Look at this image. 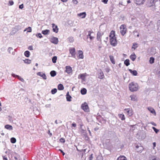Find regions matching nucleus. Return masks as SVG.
I'll return each instance as SVG.
<instances>
[{
	"instance_id": "0e129e2a",
	"label": "nucleus",
	"mask_w": 160,
	"mask_h": 160,
	"mask_svg": "<svg viewBox=\"0 0 160 160\" xmlns=\"http://www.w3.org/2000/svg\"><path fill=\"white\" fill-rule=\"evenodd\" d=\"M59 151H60L62 153L63 156H64L65 154V153L62 150L60 149L59 150Z\"/></svg>"
},
{
	"instance_id": "3c124183",
	"label": "nucleus",
	"mask_w": 160,
	"mask_h": 160,
	"mask_svg": "<svg viewBox=\"0 0 160 160\" xmlns=\"http://www.w3.org/2000/svg\"><path fill=\"white\" fill-rule=\"evenodd\" d=\"M26 29L28 30L27 31L28 32H32V28L31 27H28V28Z\"/></svg>"
},
{
	"instance_id": "864d4df0",
	"label": "nucleus",
	"mask_w": 160,
	"mask_h": 160,
	"mask_svg": "<svg viewBox=\"0 0 160 160\" xmlns=\"http://www.w3.org/2000/svg\"><path fill=\"white\" fill-rule=\"evenodd\" d=\"M93 154H92L89 157V160H92L93 158Z\"/></svg>"
},
{
	"instance_id": "8fccbe9b",
	"label": "nucleus",
	"mask_w": 160,
	"mask_h": 160,
	"mask_svg": "<svg viewBox=\"0 0 160 160\" xmlns=\"http://www.w3.org/2000/svg\"><path fill=\"white\" fill-rule=\"evenodd\" d=\"M14 4V2H13L11 0V1H9V5H11V6H12V5Z\"/></svg>"
},
{
	"instance_id": "a211bd4d",
	"label": "nucleus",
	"mask_w": 160,
	"mask_h": 160,
	"mask_svg": "<svg viewBox=\"0 0 160 160\" xmlns=\"http://www.w3.org/2000/svg\"><path fill=\"white\" fill-rule=\"evenodd\" d=\"M98 77L100 79H102L104 77V75L102 72L101 71L99 72L98 75Z\"/></svg>"
},
{
	"instance_id": "13d9d810",
	"label": "nucleus",
	"mask_w": 160,
	"mask_h": 160,
	"mask_svg": "<svg viewBox=\"0 0 160 160\" xmlns=\"http://www.w3.org/2000/svg\"><path fill=\"white\" fill-rule=\"evenodd\" d=\"M73 3L75 4H77L78 3V2L77 0H72Z\"/></svg>"
},
{
	"instance_id": "c9c22d12",
	"label": "nucleus",
	"mask_w": 160,
	"mask_h": 160,
	"mask_svg": "<svg viewBox=\"0 0 160 160\" xmlns=\"http://www.w3.org/2000/svg\"><path fill=\"white\" fill-rule=\"evenodd\" d=\"M24 63L27 64H30L31 62V60L28 59H26L25 60H23Z\"/></svg>"
},
{
	"instance_id": "39448f33",
	"label": "nucleus",
	"mask_w": 160,
	"mask_h": 160,
	"mask_svg": "<svg viewBox=\"0 0 160 160\" xmlns=\"http://www.w3.org/2000/svg\"><path fill=\"white\" fill-rule=\"evenodd\" d=\"M155 4V0H148L147 5L148 7H151Z\"/></svg>"
},
{
	"instance_id": "4be33fe9",
	"label": "nucleus",
	"mask_w": 160,
	"mask_h": 160,
	"mask_svg": "<svg viewBox=\"0 0 160 160\" xmlns=\"http://www.w3.org/2000/svg\"><path fill=\"white\" fill-rule=\"evenodd\" d=\"M129 71L134 76H136L138 74L137 72L135 70H132L131 69H129Z\"/></svg>"
},
{
	"instance_id": "338daca9",
	"label": "nucleus",
	"mask_w": 160,
	"mask_h": 160,
	"mask_svg": "<svg viewBox=\"0 0 160 160\" xmlns=\"http://www.w3.org/2000/svg\"><path fill=\"white\" fill-rule=\"evenodd\" d=\"M3 160H8V159L5 156H3Z\"/></svg>"
},
{
	"instance_id": "2eb2a0df",
	"label": "nucleus",
	"mask_w": 160,
	"mask_h": 160,
	"mask_svg": "<svg viewBox=\"0 0 160 160\" xmlns=\"http://www.w3.org/2000/svg\"><path fill=\"white\" fill-rule=\"evenodd\" d=\"M115 31L113 30L112 31L109 35L110 39L111 38H115Z\"/></svg>"
},
{
	"instance_id": "f8f14e48",
	"label": "nucleus",
	"mask_w": 160,
	"mask_h": 160,
	"mask_svg": "<svg viewBox=\"0 0 160 160\" xmlns=\"http://www.w3.org/2000/svg\"><path fill=\"white\" fill-rule=\"evenodd\" d=\"M134 2L137 4H141L145 2V0H134Z\"/></svg>"
},
{
	"instance_id": "69168bd1",
	"label": "nucleus",
	"mask_w": 160,
	"mask_h": 160,
	"mask_svg": "<svg viewBox=\"0 0 160 160\" xmlns=\"http://www.w3.org/2000/svg\"><path fill=\"white\" fill-rule=\"evenodd\" d=\"M151 123L152 125H153L154 126H156V123H155L154 122H151Z\"/></svg>"
},
{
	"instance_id": "4d7b16f0",
	"label": "nucleus",
	"mask_w": 160,
	"mask_h": 160,
	"mask_svg": "<svg viewBox=\"0 0 160 160\" xmlns=\"http://www.w3.org/2000/svg\"><path fill=\"white\" fill-rule=\"evenodd\" d=\"M19 8L20 9H22L23 8V4H22L20 5L19 6Z\"/></svg>"
},
{
	"instance_id": "37998d69",
	"label": "nucleus",
	"mask_w": 160,
	"mask_h": 160,
	"mask_svg": "<svg viewBox=\"0 0 160 160\" xmlns=\"http://www.w3.org/2000/svg\"><path fill=\"white\" fill-rule=\"evenodd\" d=\"M72 98L71 96L70 95H68L67 97L66 98L67 100L68 101H71V98Z\"/></svg>"
},
{
	"instance_id": "e433bc0d",
	"label": "nucleus",
	"mask_w": 160,
	"mask_h": 160,
	"mask_svg": "<svg viewBox=\"0 0 160 160\" xmlns=\"http://www.w3.org/2000/svg\"><path fill=\"white\" fill-rule=\"evenodd\" d=\"M149 61L150 63L151 64L153 63L154 61V58L152 57L150 58Z\"/></svg>"
},
{
	"instance_id": "4468645a",
	"label": "nucleus",
	"mask_w": 160,
	"mask_h": 160,
	"mask_svg": "<svg viewBox=\"0 0 160 160\" xmlns=\"http://www.w3.org/2000/svg\"><path fill=\"white\" fill-rule=\"evenodd\" d=\"M37 75L42 77L44 80L47 79V77L45 73H43L41 72H38L37 73Z\"/></svg>"
},
{
	"instance_id": "9d476101",
	"label": "nucleus",
	"mask_w": 160,
	"mask_h": 160,
	"mask_svg": "<svg viewBox=\"0 0 160 160\" xmlns=\"http://www.w3.org/2000/svg\"><path fill=\"white\" fill-rule=\"evenodd\" d=\"M52 25L53 32L57 33L58 32V26L56 25L54 23H52Z\"/></svg>"
},
{
	"instance_id": "393cba45",
	"label": "nucleus",
	"mask_w": 160,
	"mask_h": 160,
	"mask_svg": "<svg viewBox=\"0 0 160 160\" xmlns=\"http://www.w3.org/2000/svg\"><path fill=\"white\" fill-rule=\"evenodd\" d=\"M117 160H127L126 158L123 156H119Z\"/></svg>"
},
{
	"instance_id": "f704fd0d",
	"label": "nucleus",
	"mask_w": 160,
	"mask_h": 160,
	"mask_svg": "<svg viewBox=\"0 0 160 160\" xmlns=\"http://www.w3.org/2000/svg\"><path fill=\"white\" fill-rule=\"evenodd\" d=\"M57 56H54L53 57L52 59V61L53 63H55L56 62V60H57Z\"/></svg>"
},
{
	"instance_id": "f3484780",
	"label": "nucleus",
	"mask_w": 160,
	"mask_h": 160,
	"mask_svg": "<svg viewBox=\"0 0 160 160\" xmlns=\"http://www.w3.org/2000/svg\"><path fill=\"white\" fill-rule=\"evenodd\" d=\"M12 76H13V77H16L18 78V79H19L22 82H24V79L22 78L21 77H20L18 75H16L15 74H12Z\"/></svg>"
},
{
	"instance_id": "b1692460",
	"label": "nucleus",
	"mask_w": 160,
	"mask_h": 160,
	"mask_svg": "<svg viewBox=\"0 0 160 160\" xmlns=\"http://www.w3.org/2000/svg\"><path fill=\"white\" fill-rule=\"evenodd\" d=\"M136 58V55L134 53V54H131L130 56V59L132 61H134Z\"/></svg>"
},
{
	"instance_id": "473e14b6",
	"label": "nucleus",
	"mask_w": 160,
	"mask_h": 160,
	"mask_svg": "<svg viewBox=\"0 0 160 160\" xmlns=\"http://www.w3.org/2000/svg\"><path fill=\"white\" fill-rule=\"evenodd\" d=\"M68 39L69 42H72L74 41V38L72 37H69L68 38Z\"/></svg>"
},
{
	"instance_id": "cd10ccee",
	"label": "nucleus",
	"mask_w": 160,
	"mask_h": 160,
	"mask_svg": "<svg viewBox=\"0 0 160 160\" xmlns=\"http://www.w3.org/2000/svg\"><path fill=\"white\" fill-rule=\"evenodd\" d=\"M81 93L82 95H85L87 93V90L85 88H83L81 90Z\"/></svg>"
},
{
	"instance_id": "5fc2aeb1",
	"label": "nucleus",
	"mask_w": 160,
	"mask_h": 160,
	"mask_svg": "<svg viewBox=\"0 0 160 160\" xmlns=\"http://www.w3.org/2000/svg\"><path fill=\"white\" fill-rule=\"evenodd\" d=\"M28 49L30 50H32L33 49V47L32 46H29L28 47Z\"/></svg>"
},
{
	"instance_id": "aec40b11",
	"label": "nucleus",
	"mask_w": 160,
	"mask_h": 160,
	"mask_svg": "<svg viewBox=\"0 0 160 160\" xmlns=\"http://www.w3.org/2000/svg\"><path fill=\"white\" fill-rule=\"evenodd\" d=\"M78 15L79 17H81L82 18H84L86 16V14L84 12L78 14Z\"/></svg>"
},
{
	"instance_id": "423d86ee",
	"label": "nucleus",
	"mask_w": 160,
	"mask_h": 160,
	"mask_svg": "<svg viewBox=\"0 0 160 160\" xmlns=\"http://www.w3.org/2000/svg\"><path fill=\"white\" fill-rule=\"evenodd\" d=\"M50 41L52 43L55 44H58V38L54 37L51 38Z\"/></svg>"
},
{
	"instance_id": "49530a36",
	"label": "nucleus",
	"mask_w": 160,
	"mask_h": 160,
	"mask_svg": "<svg viewBox=\"0 0 160 160\" xmlns=\"http://www.w3.org/2000/svg\"><path fill=\"white\" fill-rule=\"evenodd\" d=\"M133 34L135 36H136V35L137 36V37H138L139 36V34L138 33L137 34H136V33H137V31L136 30H134L133 32Z\"/></svg>"
},
{
	"instance_id": "774afa93",
	"label": "nucleus",
	"mask_w": 160,
	"mask_h": 160,
	"mask_svg": "<svg viewBox=\"0 0 160 160\" xmlns=\"http://www.w3.org/2000/svg\"><path fill=\"white\" fill-rule=\"evenodd\" d=\"M76 124L75 123H73L72 124V126L74 127H76Z\"/></svg>"
},
{
	"instance_id": "5701e85b",
	"label": "nucleus",
	"mask_w": 160,
	"mask_h": 160,
	"mask_svg": "<svg viewBox=\"0 0 160 160\" xmlns=\"http://www.w3.org/2000/svg\"><path fill=\"white\" fill-rule=\"evenodd\" d=\"M78 53L79 54L78 57L79 58L83 59V56L82 52L81 50H79Z\"/></svg>"
},
{
	"instance_id": "ddd939ff",
	"label": "nucleus",
	"mask_w": 160,
	"mask_h": 160,
	"mask_svg": "<svg viewBox=\"0 0 160 160\" xmlns=\"http://www.w3.org/2000/svg\"><path fill=\"white\" fill-rule=\"evenodd\" d=\"M86 73H83L81 74L78 75V79H81L83 80H84L85 79V77H86Z\"/></svg>"
},
{
	"instance_id": "603ef678",
	"label": "nucleus",
	"mask_w": 160,
	"mask_h": 160,
	"mask_svg": "<svg viewBox=\"0 0 160 160\" xmlns=\"http://www.w3.org/2000/svg\"><path fill=\"white\" fill-rule=\"evenodd\" d=\"M60 141L61 142L64 143L65 142V140L63 138H61L60 139Z\"/></svg>"
},
{
	"instance_id": "bf43d9fd",
	"label": "nucleus",
	"mask_w": 160,
	"mask_h": 160,
	"mask_svg": "<svg viewBox=\"0 0 160 160\" xmlns=\"http://www.w3.org/2000/svg\"><path fill=\"white\" fill-rule=\"evenodd\" d=\"M108 0H102V2L105 4H107Z\"/></svg>"
},
{
	"instance_id": "0eeeda50",
	"label": "nucleus",
	"mask_w": 160,
	"mask_h": 160,
	"mask_svg": "<svg viewBox=\"0 0 160 160\" xmlns=\"http://www.w3.org/2000/svg\"><path fill=\"white\" fill-rule=\"evenodd\" d=\"M124 111L127 113L129 116H131L133 114L132 110L129 108H127L124 109Z\"/></svg>"
},
{
	"instance_id": "412c9836",
	"label": "nucleus",
	"mask_w": 160,
	"mask_h": 160,
	"mask_svg": "<svg viewBox=\"0 0 160 160\" xmlns=\"http://www.w3.org/2000/svg\"><path fill=\"white\" fill-rule=\"evenodd\" d=\"M49 32L50 30H49L46 29L42 31V33L44 35H47L49 34Z\"/></svg>"
},
{
	"instance_id": "7ed1b4c3",
	"label": "nucleus",
	"mask_w": 160,
	"mask_h": 160,
	"mask_svg": "<svg viewBox=\"0 0 160 160\" xmlns=\"http://www.w3.org/2000/svg\"><path fill=\"white\" fill-rule=\"evenodd\" d=\"M81 108L86 112H88L89 111L88 105L87 103L85 102L82 104L81 105Z\"/></svg>"
},
{
	"instance_id": "2f4dec72",
	"label": "nucleus",
	"mask_w": 160,
	"mask_h": 160,
	"mask_svg": "<svg viewBox=\"0 0 160 160\" xmlns=\"http://www.w3.org/2000/svg\"><path fill=\"white\" fill-rule=\"evenodd\" d=\"M124 63L127 66H128L130 64L129 63V60L128 59H126L124 61Z\"/></svg>"
},
{
	"instance_id": "6ab92c4d",
	"label": "nucleus",
	"mask_w": 160,
	"mask_h": 160,
	"mask_svg": "<svg viewBox=\"0 0 160 160\" xmlns=\"http://www.w3.org/2000/svg\"><path fill=\"white\" fill-rule=\"evenodd\" d=\"M130 98H131V100L134 101H136L137 100V98L136 96L135 95H132L130 96Z\"/></svg>"
},
{
	"instance_id": "052dcab7",
	"label": "nucleus",
	"mask_w": 160,
	"mask_h": 160,
	"mask_svg": "<svg viewBox=\"0 0 160 160\" xmlns=\"http://www.w3.org/2000/svg\"><path fill=\"white\" fill-rule=\"evenodd\" d=\"M139 147L141 148H140L141 150H140L139 151H141L142 150V147H140V146H139L138 145H136V148H138Z\"/></svg>"
},
{
	"instance_id": "a878e982",
	"label": "nucleus",
	"mask_w": 160,
	"mask_h": 160,
	"mask_svg": "<svg viewBox=\"0 0 160 160\" xmlns=\"http://www.w3.org/2000/svg\"><path fill=\"white\" fill-rule=\"evenodd\" d=\"M5 128L11 130L12 129V126L9 125H6L5 126Z\"/></svg>"
},
{
	"instance_id": "c756f323",
	"label": "nucleus",
	"mask_w": 160,
	"mask_h": 160,
	"mask_svg": "<svg viewBox=\"0 0 160 160\" xmlns=\"http://www.w3.org/2000/svg\"><path fill=\"white\" fill-rule=\"evenodd\" d=\"M50 74L51 77H54L56 75V72L55 71L53 70L50 72Z\"/></svg>"
},
{
	"instance_id": "20e7f679",
	"label": "nucleus",
	"mask_w": 160,
	"mask_h": 160,
	"mask_svg": "<svg viewBox=\"0 0 160 160\" xmlns=\"http://www.w3.org/2000/svg\"><path fill=\"white\" fill-rule=\"evenodd\" d=\"M111 44L113 46H116L117 44V42L116 38H114L110 39Z\"/></svg>"
},
{
	"instance_id": "72a5a7b5",
	"label": "nucleus",
	"mask_w": 160,
	"mask_h": 160,
	"mask_svg": "<svg viewBox=\"0 0 160 160\" xmlns=\"http://www.w3.org/2000/svg\"><path fill=\"white\" fill-rule=\"evenodd\" d=\"M119 117L122 120H124L125 119L124 115L123 114H119L118 115Z\"/></svg>"
},
{
	"instance_id": "9b49d317",
	"label": "nucleus",
	"mask_w": 160,
	"mask_h": 160,
	"mask_svg": "<svg viewBox=\"0 0 160 160\" xmlns=\"http://www.w3.org/2000/svg\"><path fill=\"white\" fill-rule=\"evenodd\" d=\"M103 33L98 32L97 34V39L98 41H101V36L103 35Z\"/></svg>"
},
{
	"instance_id": "6e6d98bb",
	"label": "nucleus",
	"mask_w": 160,
	"mask_h": 160,
	"mask_svg": "<svg viewBox=\"0 0 160 160\" xmlns=\"http://www.w3.org/2000/svg\"><path fill=\"white\" fill-rule=\"evenodd\" d=\"M118 6L120 7H122V6H123L122 2H120L118 4Z\"/></svg>"
},
{
	"instance_id": "7c9ffc66",
	"label": "nucleus",
	"mask_w": 160,
	"mask_h": 160,
	"mask_svg": "<svg viewBox=\"0 0 160 160\" xmlns=\"http://www.w3.org/2000/svg\"><path fill=\"white\" fill-rule=\"evenodd\" d=\"M30 52L29 51H26L25 52L24 54L26 57L28 58L30 56Z\"/></svg>"
},
{
	"instance_id": "c85d7f7f",
	"label": "nucleus",
	"mask_w": 160,
	"mask_h": 160,
	"mask_svg": "<svg viewBox=\"0 0 160 160\" xmlns=\"http://www.w3.org/2000/svg\"><path fill=\"white\" fill-rule=\"evenodd\" d=\"M109 58H110V61L111 62H112V63L113 64H115V62L114 61L113 57L112 55H110L109 56Z\"/></svg>"
},
{
	"instance_id": "bb28decb",
	"label": "nucleus",
	"mask_w": 160,
	"mask_h": 160,
	"mask_svg": "<svg viewBox=\"0 0 160 160\" xmlns=\"http://www.w3.org/2000/svg\"><path fill=\"white\" fill-rule=\"evenodd\" d=\"M58 89L60 90H63L64 89V87L61 84H59L58 87Z\"/></svg>"
},
{
	"instance_id": "de8ad7c7",
	"label": "nucleus",
	"mask_w": 160,
	"mask_h": 160,
	"mask_svg": "<svg viewBox=\"0 0 160 160\" xmlns=\"http://www.w3.org/2000/svg\"><path fill=\"white\" fill-rule=\"evenodd\" d=\"M149 160H159V159L153 157L150 158Z\"/></svg>"
},
{
	"instance_id": "6e6552de",
	"label": "nucleus",
	"mask_w": 160,
	"mask_h": 160,
	"mask_svg": "<svg viewBox=\"0 0 160 160\" xmlns=\"http://www.w3.org/2000/svg\"><path fill=\"white\" fill-rule=\"evenodd\" d=\"M65 72L68 74H70L72 72V68L70 66H66L65 67Z\"/></svg>"
},
{
	"instance_id": "ea45409f",
	"label": "nucleus",
	"mask_w": 160,
	"mask_h": 160,
	"mask_svg": "<svg viewBox=\"0 0 160 160\" xmlns=\"http://www.w3.org/2000/svg\"><path fill=\"white\" fill-rule=\"evenodd\" d=\"M36 36L38 37L39 38H41L42 37V36L41 34V33H38L36 34Z\"/></svg>"
},
{
	"instance_id": "09e8293b",
	"label": "nucleus",
	"mask_w": 160,
	"mask_h": 160,
	"mask_svg": "<svg viewBox=\"0 0 160 160\" xmlns=\"http://www.w3.org/2000/svg\"><path fill=\"white\" fill-rule=\"evenodd\" d=\"M152 128L153 129V130H154L155 132L157 133L158 132V130L157 129L155 128L154 127H152Z\"/></svg>"
},
{
	"instance_id": "a18cd8bd",
	"label": "nucleus",
	"mask_w": 160,
	"mask_h": 160,
	"mask_svg": "<svg viewBox=\"0 0 160 160\" xmlns=\"http://www.w3.org/2000/svg\"><path fill=\"white\" fill-rule=\"evenodd\" d=\"M12 50H13L12 48V47H10L8 48V51L9 53H10L12 51Z\"/></svg>"
},
{
	"instance_id": "c03bdc74",
	"label": "nucleus",
	"mask_w": 160,
	"mask_h": 160,
	"mask_svg": "<svg viewBox=\"0 0 160 160\" xmlns=\"http://www.w3.org/2000/svg\"><path fill=\"white\" fill-rule=\"evenodd\" d=\"M157 25L158 26V30L160 32V21H158L157 22Z\"/></svg>"
},
{
	"instance_id": "f03ea898",
	"label": "nucleus",
	"mask_w": 160,
	"mask_h": 160,
	"mask_svg": "<svg viewBox=\"0 0 160 160\" xmlns=\"http://www.w3.org/2000/svg\"><path fill=\"white\" fill-rule=\"evenodd\" d=\"M120 31L122 35L123 36L126 33V26L124 25H121L120 27Z\"/></svg>"
},
{
	"instance_id": "79ce46f5",
	"label": "nucleus",
	"mask_w": 160,
	"mask_h": 160,
	"mask_svg": "<svg viewBox=\"0 0 160 160\" xmlns=\"http://www.w3.org/2000/svg\"><path fill=\"white\" fill-rule=\"evenodd\" d=\"M137 45V44L136 43H133V45H132V49H134V50H135L136 49V48H137L138 47L137 46L136 47H134L135 46H136Z\"/></svg>"
},
{
	"instance_id": "a19ab883",
	"label": "nucleus",
	"mask_w": 160,
	"mask_h": 160,
	"mask_svg": "<svg viewBox=\"0 0 160 160\" xmlns=\"http://www.w3.org/2000/svg\"><path fill=\"white\" fill-rule=\"evenodd\" d=\"M93 33V32L91 30V31H89L88 32V34L87 35V37H90V36H91V35L92 33Z\"/></svg>"
},
{
	"instance_id": "58836bf2",
	"label": "nucleus",
	"mask_w": 160,
	"mask_h": 160,
	"mask_svg": "<svg viewBox=\"0 0 160 160\" xmlns=\"http://www.w3.org/2000/svg\"><path fill=\"white\" fill-rule=\"evenodd\" d=\"M57 92V89L56 88H54L51 90V93L53 94H55Z\"/></svg>"
},
{
	"instance_id": "dca6fc26",
	"label": "nucleus",
	"mask_w": 160,
	"mask_h": 160,
	"mask_svg": "<svg viewBox=\"0 0 160 160\" xmlns=\"http://www.w3.org/2000/svg\"><path fill=\"white\" fill-rule=\"evenodd\" d=\"M148 110L152 114H153L154 115H156V113L154 109L151 107H149L148 108Z\"/></svg>"
},
{
	"instance_id": "f257e3e1",
	"label": "nucleus",
	"mask_w": 160,
	"mask_h": 160,
	"mask_svg": "<svg viewBox=\"0 0 160 160\" xmlns=\"http://www.w3.org/2000/svg\"><path fill=\"white\" fill-rule=\"evenodd\" d=\"M129 88L131 92H134L137 91L139 88V86L137 83L132 82L129 83Z\"/></svg>"
},
{
	"instance_id": "1a4fd4ad",
	"label": "nucleus",
	"mask_w": 160,
	"mask_h": 160,
	"mask_svg": "<svg viewBox=\"0 0 160 160\" xmlns=\"http://www.w3.org/2000/svg\"><path fill=\"white\" fill-rule=\"evenodd\" d=\"M70 53L71 54L72 57L75 58V51L74 48H71L69 49Z\"/></svg>"
},
{
	"instance_id": "680f3d73",
	"label": "nucleus",
	"mask_w": 160,
	"mask_h": 160,
	"mask_svg": "<svg viewBox=\"0 0 160 160\" xmlns=\"http://www.w3.org/2000/svg\"><path fill=\"white\" fill-rule=\"evenodd\" d=\"M45 107H46V108H50V107H51V104H47L45 106Z\"/></svg>"
},
{
	"instance_id": "4c0bfd02",
	"label": "nucleus",
	"mask_w": 160,
	"mask_h": 160,
	"mask_svg": "<svg viewBox=\"0 0 160 160\" xmlns=\"http://www.w3.org/2000/svg\"><path fill=\"white\" fill-rule=\"evenodd\" d=\"M10 140L11 142L12 143H15L16 141V139L14 138H12Z\"/></svg>"
},
{
	"instance_id": "e2e57ef3",
	"label": "nucleus",
	"mask_w": 160,
	"mask_h": 160,
	"mask_svg": "<svg viewBox=\"0 0 160 160\" xmlns=\"http://www.w3.org/2000/svg\"><path fill=\"white\" fill-rule=\"evenodd\" d=\"M110 70L108 68H106V71L107 72H109Z\"/></svg>"
}]
</instances>
